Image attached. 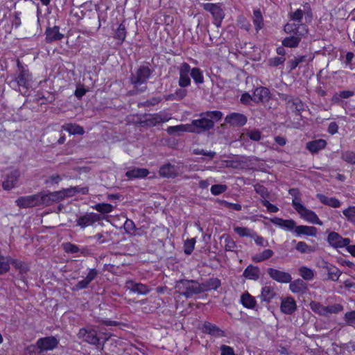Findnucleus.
Returning a JSON list of instances; mask_svg holds the SVG:
<instances>
[{
	"mask_svg": "<svg viewBox=\"0 0 355 355\" xmlns=\"http://www.w3.org/2000/svg\"><path fill=\"white\" fill-rule=\"evenodd\" d=\"M223 117L220 111H207L200 114L198 119H194L190 125L191 132L200 133L212 129L215 122H218Z\"/></svg>",
	"mask_w": 355,
	"mask_h": 355,
	"instance_id": "f257e3e1",
	"label": "nucleus"
},
{
	"mask_svg": "<svg viewBox=\"0 0 355 355\" xmlns=\"http://www.w3.org/2000/svg\"><path fill=\"white\" fill-rule=\"evenodd\" d=\"M175 288L178 289L180 295L187 298L201 293L200 283L195 280L180 279L177 282Z\"/></svg>",
	"mask_w": 355,
	"mask_h": 355,
	"instance_id": "f03ea898",
	"label": "nucleus"
},
{
	"mask_svg": "<svg viewBox=\"0 0 355 355\" xmlns=\"http://www.w3.org/2000/svg\"><path fill=\"white\" fill-rule=\"evenodd\" d=\"M293 207L297 213L308 222L319 225H322V222L319 219L315 213L308 209L301 203V199L297 196H295L293 199Z\"/></svg>",
	"mask_w": 355,
	"mask_h": 355,
	"instance_id": "7ed1b4c3",
	"label": "nucleus"
},
{
	"mask_svg": "<svg viewBox=\"0 0 355 355\" xmlns=\"http://www.w3.org/2000/svg\"><path fill=\"white\" fill-rule=\"evenodd\" d=\"M153 71L148 66H140L135 73H132L130 77V83L135 87L146 84L152 74Z\"/></svg>",
	"mask_w": 355,
	"mask_h": 355,
	"instance_id": "20e7f679",
	"label": "nucleus"
},
{
	"mask_svg": "<svg viewBox=\"0 0 355 355\" xmlns=\"http://www.w3.org/2000/svg\"><path fill=\"white\" fill-rule=\"evenodd\" d=\"M204 9L211 14L214 25L220 27L225 17V12L221 6L218 4L207 3L204 4Z\"/></svg>",
	"mask_w": 355,
	"mask_h": 355,
	"instance_id": "39448f33",
	"label": "nucleus"
},
{
	"mask_svg": "<svg viewBox=\"0 0 355 355\" xmlns=\"http://www.w3.org/2000/svg\"><path fill=\"white\" fill-rule=\"evenodd\" d=\"M17 67L20 71L19 74L13 80V83L18 86L19 88L22 87L25 89H28L30 86V81L31 80V74L28 70L26 69L21 64L19 61L17 62Z\"/></svg>",
	"mask_w": 355,
	"mask_h": 355,
	"instance_id": "423d86ee",
	"label": "nucleus"
},
{
	"mask_svg": "<svg viewBox=\"0 0 355 355\" xmlns=\"http://www.w3.org/2000/svg\"><path fill=\"white\" fill-rule=\"evenodd\" d=\"M77 336L79 339L94 345H98L100 340L97 331L90 327L80 329Z\"/></svg>",
	"mask_w": 355,
	"mask_h": 355,
	"instance_id": "0eeeda50",
	"label": "nucleus"
},
{
	"mask_svg": "<svg viewBox=\"0 0 355 355\" xmlns=\"http://www.w3.org/2000/svg\"><path fill=\"white\" fill-rule=\"evenodd\" d=\"M19 208H30L41 206L40 193L31 196H21L15 201Z\"/></svg>",
	"mask_w": 355,
	"mask_h": 355,
	"instance_id": "6e6552de",
	"label": "nucleus"
},
{
	"mask_svg": "<svg viewBox=\"0 0 355 355\" xmlns=\"http://www.w3.org/2000/svg\"><path fill=\"white\" fill-rule=\"evenodd\" d=\"M267 274L272 280L278 283L288 284L292 280L291 273L279 269L269 268L267 269Z\"/></svg>",
	"mask_w": 355,
	"mask_h": 355,
	"instance_id": "1a4fd4ad",
	"label": "nucleus"
},
{
	"mask_svg": "<svg viewBox=\"0 0 355 355\" xmlns=\"http://www.w3.org/2000/svg\"><path fill=\"white\" fill-rule=\"evenodd\" d=\"M144 118V119L140 122L141 124L148 126H155L159 123L166 122L171 119L167 114L162 113L146 114Z\"/></svg>",
	"mask_w": 355,
	"mask_h": 355,
	"instance_id": "9d476101",
	"label": "nucleus"
},
{
	"mask_svg": "<svg viewBox=\"0 0 355 355\" xmlns=\"http://www.w3.org/2000/svg\"><path fill=\"white\" fill-rule=\"evenodd\" d=\"M102 219L101 215L90 212L86 213L83 216H80L76 219L77 225L84 229L88 226L93 225L96 222L100 221Z\"/></svg>",
	"mask_w": 355,
	"mask_h": 355,
	"instance_id": "9b49d317",
	"label": "nucleus"
},
{
	"mask_svg": "<svg viewBox=\"0 0 355 355\" xmlns=\"http://www.w3.org/2000/svg\"><path fill=\"white\" fill-rule=\"evenodd\" d=\"M40 203L41 206H49L53 203H57L62 200V193L60 191L53 192H40Z\"/></svg>",
	"mask_w": 355,
	"mask_h": 355,
	"instance_id": "f8f14e48",
	"label": "nucleus"
},
{
	"mask_svg": "<svg viewBox=\"0 0 355 355\" xmlns=\"http://www.w3.org/2000/svg\"><path fill=\"white\" fill-rule=\"evenodd\" d=\"M328 243L334 248H343L349 245L351 240L349 238H343L338 233L331 232L327 236Z\"/></svg>",
	"mask_w": 355,
	"mask_h": 355,
	"instance_id": "ddd939ff",
	"label": "nucleus"
},
{
	"mask_svg": "<svg viewBox=\"0 0 355 355\" xmlns=\"http://www.w3.org/2000/svg\"><path fill=\"white\" fill-rule=\"evenodd\" d=\"M320 267L327 273V279L331 281H338L342 274V272L337 267L324 261L321 262Z\"/></svg>",
	"mask_w": 355,
	"mask_h": 355,
	"instance_id": "4468645a",
	"label": "nucleus"
},
{
	"mask_svg": "<svg viewBox=\"0 0 355 355\" xmlns=\"http://www.w3.org/2000/svg\"><path fill=\"white\" fill-rule=\"evenodd\" d=\"M98 271L95 268L89 269L87 276L79 281L72 288L73 291H78L88 288L89 284L98 276Z\"/></svg>",
	"mask_w": 355,
	"mask_h": 355,
	"instance_id": "2eb2a0df",
	"label": "nucleus"
},
{
	"mask_svg": "<svg viewBox=\"0 0 355 355\" xmlns=\"http://www.w3.org/2000/svg\"><path fill=\"white\" fill-rule=\"evenodd\" d=\"M297 307L296 302L293 297L288 296L282 299L280 309L283 313L292 315L297 310Z\"/></svg>",
	"mask_w": 355,
	"mask_h": 355,
	"instance_id": "dca6fc26",
	"label": "nucleus"
},
{
	"mask_svg": "<svg viewBox=\"0 0 355 355\" xmlns=\"http://www.w3.org/2000/svg\"><path fill=\"white\" fill-rule=\"evenodd\" d=\"M41 351L52 350L58 345V340L53 336L42 338L36 343Z\"/></svg>",
	"mask_w": 355,
	"mask_h": 355,
	"instance_id": "f3484780",
	"label": "nucleus"
},
{
	"mask_svg": "<svg viewBox=\"0 0 355 355\" xmlns=\"http://www.w3.org/2000/svg\"><path fill=\"white\" fill-rule=\"evenodd\" d=\"M202 331L216 338L226 336L225 332L216 324L209 322H205L202 327Z\"/></svg>",
	"mask_w": 355,
	"mask_h": 355,
	"instance_id": "a211bd4d",
	"label": "nucleus"
},
{
	"mask_svg": "<svg viewBox=\"0 0 355 355\" xmlns=\"http://www.w3.org/2000/svg\"><path fill=\"white\" fill-rule=\"evenodd\" d=\"M125 287L130 292L136 293L139 295H147L150 291V288L147 285L135 282L132 280L127 281Z\"/></svg>",
	"mask_w": 355,
	"mask_h": 355,
	"instance_id": "6ab92c4d",
	"label": "nucleus"
},
{
	"mask_svg": "<svg viewBox=\"0 0 355 355\" xmlns=\"http://www.w3.org/2000/svg\"><path fill=\"white\" fill-rule=\"evenodd\" d=\"M225 121L227 123L234 127H241L244 125L247 122V117L240 113H232L227 115Z\"/></svg>",
	"mask_w": 355,
	"mask_h": 355,
	"instance_id": "aec40b11",
	"label": "nucleus"
},
{
	"mask_svg": "<svg viewBox=\"0 0 355 355\" xmlns=\"http://www.w3.org/2000/svg\"><path fill=\"white\" fill-rule=\"evenodd\" d=\"M159 174L162 178H174L178 174V167L170 163L164 164L159 168Z\"/></svg>",
	"mask_w": 355,
	"mask_h": 355,
	"instance_id": "412c9836",
	"label": "nucleus"
},
{
	"mask_svg": "<svg viewBox=\"0 0 355 355\" xmlns=\"http://www.w3.org/2000/svg\"><path fill=\"white\" fill-rule=\"evenodd\" d=\"M20 176V172L18 170L12 171L8 175L5 181L3 182V188L5 190H10L14 188Z\"/></svg>",
	"mask_w": 355,
	"mask_h": 355,
	"instance_id": "4be33fe9",
	"label": "nucleus"
},
{
	"mask_svg": "<svg viewBox=\"0 0 355 355\" xmlns=\"http://www.w3.org/2000/svg\"><path fill=\"white\" fill-rule=\"evenodd\" d=\"M253 96L255 102H267L270 98V92L265 87H259L254 89Z\"/></svg>",
	"mask_w": 355,
	"mask_h": 355,
	"instance_id": "5701e85b",
	"label": "nucleus"
},
{
	"mask_svg": "<svg viewBox=\"0 0 355 355\" xmlns=\"http://www.w3.org/2000/svg\"><path fill=\"white\" fill-rule=\"evenodd\" d=\"M220 280L216 277H211L200 284L201 293L211 290H216L220 287Z\"/></svg>",
	"mask_w": 355,
	"mask_h": 355,
	"instance_id": "b1692460",
	"label": "nucleus"
},
{
	"mask_svg": "<svg viewBox=\"0 0 355 355\" xmlns=\"http://www.w3.org/2000/svg\"><path fill=\"white\" fill-rule=\"evenodd\" d=\"M46 41L48 43L60 40L64 35L60 33V27L55 26L53 28H47L46 30Z\"/></svg>",
	"mask_w": 355,
	"mask_h": 355,
	"instance_id": "393cba45",
	"label": "nucleus"
},
{
	"mask_svg": "<svg viewBox=\"0 0 355 355\" xmlns=\"http://www.w3.org/2000/svg\"><path fill=\"white\" fill-rule=\"evenodd\" d=\"M270 221L274 225L288 231L292 230L296 227V223L293 219L284 220L281 218L274 217L270 219Z\"/></svg>",
	"mask_w": 355,
	"mask_h": 355,
	"instance_id": "a878e982",
	"label": "nucleus"
},
{
	"mask_svg": "<svg viewBox=\"0 0 355 355\" xmlns=\"http://www.w3.org/2000/svg\"><path fill=\"white\" fill-rule=\"evenodd\" d=\"M289 283V288L293 293H304L308 290L306 283L301 279H297L293 282L291 281Z\"/></svg>",
	"mask_w": 355,
	"mask_h": 355,
	"instance_id": "bb28decb",
	"label": "nucleus"
},
{
	"mask_svg": "<svg viewBox=\"0 0 355 355\" xmlns=\"http://www.w3.org/2000/svg\"><path fill=\"white\" fill-rule=\"evenodd\" d=\"M149 174V171L144 168H132L125 173V176L129 179L144 178Z\"/></svg>",
	"mask_w": 355,
	"mask_h": 355,
	"instance_id": "cd10ccee",
	"label": "nucleus"
},
{
	"mask_svg": "<svg viewBox=\"0 0 355 355\" xmlns=\"http://www.w3.org/2000/svg\"><path fill=\"white\" fill-rule=\"evenodd\" d=\"M327 146V141L322 139H318L306 143V148L311 153H317L324 149Z\"/></svg>",
	"mask_w": 355,
	"mask_h": 355,
	"instance_id": "c85d7f7f",
	"label": "nucleus"
},
{
	"mask_svg": "<svg viewBox=\"0 0 355 355\" xmlns=\"http://www.w3.org/2000/svg\"><path fill=\"white\" fill-rule=\"evenodd\" d=\"M10 264L17 270H19L20 278L23 281H24L25 275L29 270V268L26 263L24 262L19 261L18 259H10Z\"/></svg>",
	"mask_w": 355,
	"mask_h": 355,
	"instance_id": "c756f323",
	"label": "nucleus"
},
{
	"mask_svg": "<svg viewBox=\"0 0 355 355\" xmlns=\"http://www.w3.org/2000/svg\"><path fill=\"white\" fill-rule=\"evenodd\" d=\"M294 232L297 236L306 235L311 236H316L317 228L313 226L298 225L294 229Z\"/></svg>",
	"mask_w": 355,
	"mask_h": 355,
	"instance_id": "7c9ffc66",
	"label": "nucleus"
},
{
	"mask_svg": "<svg viewBox=\"0 0 355 355\" xmlns=\"http://www.w3.org/2000/svg\"><path fill=\"white\" fill-rule=\"evenodd\" d=\"M243 275L248 279L257 280L260 276V269L257 266L249 265L244 270Z\"/></svg>",
	"mask_w": 355,
	"mask_h": 355,
	"instance_id": "2f4dec72",
	"label": "nucleus"
},
{
	"mask_svg": "<svg viewBox=\"0 0 355 355\" xmlns=\"http://www.w3.org/2000/svg\"><path fill=\"white\" fill-rule=\"evenodd\" d=\"M285 100L291 104V108L295 111L297 114H300L301 112L304 110V105L300 98H294L292 96H286Z\"/></svg>",
	"mask_w": 355,
	"mask_h": 355,
	"instance_id": "473e14b6",
	"label": "nucleus"
},
{
	"mask_svg": "<svg viewBox=\"0 0 355 355\" xmlns=\"http://www.w3.org/2000/svg\"><path fill=\"white\" fill-rule=\"evenodd\" d=\"M193 130L191 129L189 124H181L175 126H169L166 129V132L168 135H178L179 132H191Z\"/></svg>",
	"mask_w": 355,
	"mask_h": 355,
	"instance_id": "72a5a7b5",
	"label": "nucleus"
},
{
	"mask_svg": "<svg viewBox=\"0 0 355 355\" xmlns=\"http://www.w3.org/2000/svg\"><path fill=\"white\" fill-rule=\"evenodd\" d=\"M276 293L274 288L271 286H266L262 288L261 295L259 297L261 301L270 302V300L275 296Z\"/></svg>",
	"mask_w": 355,
	"mask_h": 355,
	"instance_id": "f704fd0d",
	"label": "nucleus"
},
{
	"mask_svg": "<svg viewBox=\"0 0 355 355\" xmlns=\"http://www.w3.org/2000/svg\"><path fill=\"white\" fill-rule=\"evenodd\" d=\"M62 129L71 135H83L85 133L84 128L78 124L67 123L62 125Z\"/></svg>",
	"mask_w": 355,
	"mask_h": 355,
	"instance_id": "c9c22d12",
	"label": "nucleus"
},
{
	"mask_svg": "<svg viewBox=\"0 0 355 355\" xmlns=\"http://www.w3.org/2000/svg\"><path fill=\"white\" fill-rule=\"evenodd\" d=\"M241 302L245 307L248 309H253L256 305V300L254 297L250 295L248 292L242 294L241 297Z\"/></svg>",
	"mask_w": 355,
	"mask_h": 355,
	"instance_id": "e433bc0d",
	"label": "nucleus"
},
{
	"mask_svg": "<svg viewBox=\"0 0 355 355\" xmlns=\"http://www.w3.org/2000/svg\"><path fill=\"white\" fill-rule=\"evenodd\" d=\"M274 254V252L272 250L267 249L263 250L262 252L255 254L252 257V260L254 262H262L272 257Z\"/></svg>",
	"mask_w": 355,
	"mask_h": 355,
	"instance_id": "4c0bfd02",
	"label": "nucleus"
},
{
	"mask_svg": "<svg viewBox=\"0 0 355 355\" xmlns=\"http://www.w3.org/2000/svg\"><path fill=\"white\" fill-rule=\"evenodd\" d=\"M263 19L261 10L259 9L254 10L253 11V23L257 32L263 28Z\"/></svg>",
	"mask_w": 355,
	"mask_h": 355,
	"instance_id": "58836bf2",
	"label": "nucleus"
},
{
	"mask_svg": "<svg viewBox=\"0 0 355 355\" xmlns=\"http://www.w3.org/2000/svg\"><path fill=\"white\" fill-rule=\"evenodd\" d=\"M300 41L301 40L300 39V37L291 35L285 37L282 40V45L286 47L295 48L299 45Z\"/></svg>",
	"mask_w": 355,
	"mask_h": 355,
	"instance_id": "ea45409f",
	"label": "nucleus"
},
{
	"mask_svg": "<svg viewBox=\"0 0 355 355\" xmlns=\"http://www.w3.org/2000/svg\"><path fill=\"white\" fill-rule=\"evenodd\" d=\"M11 259L10 257H3L0 254V275L9 271Z\"/></svg>",
	"mask_w": 355,
	"mask_h": 355,
	"instance_id": "a19ab883",
	"label": "nucleus"
},
{
	"mask_svg": "<svg viewBox=\"0 0 355 355\" xmlns=\"http://www.w3.org/2000/svg\"><path fill=\"white\" fill-rule=\"evenodd\" d=\"M310 308L315 313L327 317L326 306H323L320 302L314 301L311 302L310 303Z\"/></svg>",
	"mask_w": 355,
	"mask_h": 355,
	"instance_id": "79ce46f5",
	"label": "nucleus"
},
{
	"mask_svg": "<svg viewBox=\"0 0 355 355\" xmlns=\"http://www.w3.org/2000/svg\"><path fill=\"white\" fill-rule=\"evenodd\" d=\"M299 273L303 279L306 281H311L314 278V272L312 269L302 266L299 268Z\"/></svg>",
	"mask_w": 355,
	"mask_h": 355,
	"instance_id": "37998d69",
	"label": "nucleus"
},
{
	"mask_svg": "<svg viewBox=\"0 0 355 355\" xmlns=\"http://www.w3.org/2000/svg\"><path fill=\"white\" fill-rule=\"evenodd\" d=\"M191 76L196 84H202L204 83V76L200 68L194 67L191 69Z\"/></svg>",
	"mask_w": 355,
	"mask_h": 355,
	"instance_id": "c03bdc74",
	"label": "nucleus"
},
{
	"mask_svg": "<svg viewBox=\"0 0 355 355\" xmlns=\"http://www.w3.org/2000/svg\"><path fill=\"white\" fill-rule=\"evenodd\" d=\"M295 249L302 254H309L314 251L313 247L309 245L304 241H299L297 243Z\"/></svg>",
	"mask_w": 355,
	"mask_h": 355,
	"instance_id": "a18cd8bd",
	"label": "nucleus"
},
{
	"mask_svg": "<svg viewBox=\"0 0 355 355\" xmlns=\"http://www.w3.org/2000/svg\"><path fill=\"white\" fill-rule=\"evenodd\" d=\"M94 208L102 214H108L113 210V206L108 203H98L96 204Z\"/></svg>",
	"mask_w": 355,
	"mask_h": 355,
	"instance_id": "49530a36",
	"label": "nucleus"
},
{
	"mask_svg": "<svg viewBox=\"0 0 355 355\" xmlns=\"http://www.w3.org/2000/svg\"><path fill=\"white\" fill-rule=\"evenodd\" d=\"M341 158L345 162L355 164V153L351 150H347L341 153Z\"/></svg>",
	"mask_w": 355,
	"mask_h": 355,
	"instance_id": "de8ad7c7",
	"label": "nucleus"
},
{
	"mask_svg": "<svg viewBox=\"0 0 355 355\" xmlns=\"http://www.w3.org/2000/svg\"><path fill=\"white\" fill-rule=\"evenodd\" d=\"M308 33V28L304 24H298L297 32L295 30L291 34L294 37H300L302 40V37Z\"/></svg>",
	"mask_w": 355,
	"mask_h": 355,
	"instance_id": "09e8293b",
	"label": "nucleus"
},
{
	"mask_svg": "<svg viewBox=\"0 0 355 355\" xmlns=\"http://www.w3.org/2000/svg\"><path fill=\"white\" fill-rule=\"evenodd\" d=\"M234 230V232L241 237L248 236L251 238L252 234L254 233L253 230L243 227H235Z\"/></svg>",
	"mask_w": 355,
	"mask_h": 355,
	"instance_id": "8fccbe9b",
	"label": "nucleus"
},
{
	"mask_svg": "<svg viewBox=\"0 0 355 355\" xmlns=\"http://www.w3.org/2000/svg\"><path fill=\"white\" fill-rule=\"evenodd\" d=\"M125 36H126L125 27V25L123 23H121L119 26V27L115 33L114 37L117 40H121V42H122L124 41Z\"/></svg>",
	"mask_w": 355,
	"mask_h": 355,
	"instance_id": "3c124183",
	"label": "nucleus"
},
{
	"mask_svg": "<svg viewBox=\"0 0 355 355\" xmlns=\"http://www.w3.org/2000/svg\"><path fill=\"white\" fill-rule=\"evenodd\" d=\"M223 238L225 239V249L226 251H234L236 247V243L229 235H223Z\"/></svg>",
	"mask_w": 355,
	"mask_h": 355,
	"instance_id": "603ef678",
	"label": "nucleus"
},
{
	"mask_svg": "<svg viewBox=\"0 0 355 355\" xmlns=\"http://www.w3.org/2000/svg\"><path fill=\"white\" fill-rule=\"evenodd\" d=\"M343 310V306L340 304H335L326 306L327 316L332 313H338Z\"/></svg>",
	"mask_w": 355,
	"mask_h": 355,
	"instance_id": "864d4df0",
	"label": "nucleus"
},
{
	"mask_svg": "<svg viewBox=\"0 0 355 355\" xmlns=\"http://www.w3.org/2000/svg\"><path fill=\"white\" fill-rule=\"evenodd\" d=\"M196 241L194 239H187L184 244V252L186 254H191L195 246Z\"/></svg>",
	"mask_w": 355,
	"mask_h": 355,
	"instance_id": "5fc2aeb1",
	"label": "nucleus"
},
{
	"mask_svg": "<svg viewBox=\"0 0 355 355\" xmlns=\"http://www.w3.org/2000/svg\"><path fill=\"white\" fill-rule=\"evenodd\" d=\"M227 189V186L224 184H214L211 187V193L214 196L220 195L224 193Z\"/></svg>",
	"mask_w": 355,
	"mask_h": 355,
	"instance_id": "6e6d98bb",
	"label": "nucleus"
},
{
	"mask_svg": "<svg viewBox=\"0 0 355 355\" xmlns=\"http://www.w3.org/2000/svg\"><path fill=\"white\" fill-rule=\"evenodd\" d=\"M76 188L75 187H71L67 189H64L60 190V192L62 193V200L65 199L66 198L72 197L76 194Z\"/></svg>",
	"mask_w": 355,
	"mask_h": 355,
	"instance_id": "4d7b16f0",
	"label": "nucleus"
},
{
	"mask_svg": "<svg viewBox=\"0 0 355 355\" xmlns=\"http://www.w3.org/2000/svg\"><path fill=\"white\" fill-rule=\"evenodd\" d=\"M178 84L182 88L189 86L191 85V79L189 74H180Z\"/></svg>",
	"mask_w": 355,
	"mask_h": 355,
	"instance_id": "13d9d810",
	"label": "nucleus"
},
{
	"mask_svg": "<svg viewBox=\"0 0 355 355\" xmlns=\"http://www.w3.org/2000/svg\"><path fill=\"white\" fill-rule=\"evenodd\" d=\"M343 213L349 221L355 223V207H349L345 209Z\"/></svg>",
	"mask_w": 355,
	"mask_h": 355,
	"instance_id": "bf43d9fd",
	"label": "nucleus"
},
{
	"mask_svg": "<svg viewBox=\"0 0 355 355\" xmlns=\"http://www.w3.org/2000/svg\"><path fill=\"white\" fill-rule=\"evenodd\" d=\"M303 11L301 9L296 10L294 12L290 13V18L297 22V24H302V19L303 17Z\"/></svg>",
	"mask_w": 355,
	"mask_h": 355,
	"instance_id": "052dcab7",
	"label": "nucleus"
},
{
	"mask_svg": "<svg viewBox=\"0 0 355 355\" xmlns=\"http://www.w3.org/2000/svg\"><path fill=\"white\" fill-rule=\"evenodd\" d=\"M63 249L67 253L75 254L79 252V248L77 245L71 243H65L63 244Z\"/></svg>",
	"mask_w": 355,
	"mask_h": 355,
	"instance_id": "680f3d73",
	"label": "nucleus"
},
{
	"mask_svg": "<svg viewBox=\"0 0 355 355\" xmlns=\"http://www.w3.org/2000/svg\"><path fill=\"white\" fill-rule=\"evenodd\" d=\"M193 154L194 155H202L209 157L210 159L214 158L216 153L214 151H207L200 148H195L193 150Z\"/></svg>",
	"mask_w": 355,
	"mask_h": 355,
	"instance_id": "e2e57ef3",
	"label": "nucleus"
},
{
	"mask_svg": "<svg viewBox=\"0 0 355 355\" xmlns=\"http://www.w3.org/2000/svg\"><path fill=\"white\" fill-rule=\"evenodd\" d=\"M252 239H253L257 245L266 247L268 245V242L266 241L262 236L257 234L255 232H254L253 234H252Z\"/></svg>",
	"mask_w": 355,
	"mask_h": 355,
	"instance_id": "0e129e2a",
	"label": "nucleus"
},
{
	"mask_svg": "<svg viewBox=\"0 0 355 355\" xmlns=\"http://www.w3.org/2000/svg\"><path fill=\"white\" fill-rule=\"evenodd\" d=\"M285 60L284 57H275L268 60V64L271 67H278L282 64Z\"/></svg>",
	"mask_w": 355,
	"mask_h": 355,
	"instance_id": "69168bd1",
	"label": "nucleus"
},
{
	"mask_svg": "<svg viewBox=\"0 0 355 355\" xmlns=\"http://www.w3.org/2000/svg\"><path fill=\"white\" fill-rule=\"evenodd\" d=\"M255 191L259 194L263 200H266V198L268 197V192L267 189L262 186V185H256L254 187Z\"/></svg>",
	"mask_w": 355,
	"mask_h": 355,
	"instance_id": "338daca9",
	"label": "nucleus"
},
{
	"mask_svg": "<svg viewBox=\"0 0 355 355\" xmlns=\"http://www.w3.org/2000/svg\"><path fill=\"white\" fill-rule=\"evenodd\" d=\"M247 135L250 137L251 140L258 141L261 138V133L259 130H250L247 132Z\"/></svg>",
	"mask_w": 355,
	"mask_h": 355,
	"instance_id": "774afa93",
	"label": "nucleus"
}]
</instances>
